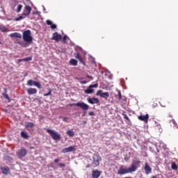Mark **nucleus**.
<instances>
[{"label":"nucleus","instance_id":"79ce46f5","mask_svg":"<svg viewBox=\"0 0 178 178\" xmlns=\"http://www.w3.org/2000/svg\"><path fill=\"white\" fill-rule=\"evenodd\" d=\"M86 77H87L88 79H90V80H94V77H92V76L87 75Z\"/></svg>","mask_w":178,"mask_h":178},{"label":"nucleus","instance_id":"412c9836","mask_svg":"<svg viewBox=\"0 0 178 178\" xmlns=\"http://www.w3.org/2000/svg\"><path fill=\"white\" fill-rule=\"evenodd\" d=\"M20 136H21V137H22V138H24L25 140H28V138L29 137V134L27 132H24V131H21Z\"/></svg>","mask_w":178,"mask_h":178},{"label":"nucleus","instance_id":"cd10ccee","mask_svg":"<svg viewBox=\"0 0 178 178\" xmlns=\"http://www.w3.org/2000/svg\"><path fill=\"white\" fill-rule=\"evenodd\" d=\"M22 9H23V5L19 4L17 6V8L16 10L17 13H20L22 12Z\"/></svg>","mask_w":178,"mask_h":178},{"label":"nucleus","instance_id":"e433bc0d","mask_svg":"<svg viewBox=\"0 0 178 178\" xmlns=\"http://www.w3.org/2000/svg\"><path fill=\"white\" fill-rule=\"evenodd\" d=\"M47 24H48V26H51L52 24V21L47 19L46 21Z\"/></svg>","mask_w":178,"mask_h":178},{"label":"nucleus","instance_id":"09e8293b","mask_svg":"<svg viewBox=\"0 0 178 178\" xmlns=\"http://www.w3.org/2000/svg\"><path fill=\"white\" fill-rule=\"evenodd\" d=\"M152 178H156V177H155V176H153Z\"/></svg>","mask_w":178,"mask_h":178},{"label":"nucleus","instance_id":"4c0bfd02","mask_svg":"<svg viewBox=\"0 0 178 178\" xmlns=\"http://www.w3.org/2000/svg\"><path fill=\"white\" fill-rule=\"evenodd\" d=\"M89 116H95V113H94V111H91L88 113Z\"/></svg>","mask_w":178,"mask_h":178},{"label":"nucleus","instance_id":"4468645a","mask_svg":"<svg viewBox=\"0 0 178 178\" xmlns=\"http://www.w3.org/2000/svg\"><path fill=\"white\" fill-rule=\"evenodd\" d=\"M87 101L88 102H89V104H91L92 105H94V104H99V100L95 97L88 98Z\"/></svg>","mask_w":178,"mask_h":178},{"label":"nucleus","instance_id":"dca6fc26","mask_svg":"<svg viewBox=\"0 0 178 178\" xmlns=\"http://www.w3.org/2000/svg\"><path fill=\"white\" fill-rule=\"evenodd\" d=\"M101 176V172L95 170L92 172V178H99Z\"/></svg>","mask_w":178,"mask_h":178},{"label":"nucleus","instance_id":"a18cd8bd","mask_svg":"<svg viewBox=\"0 0 178 178\" xmlns=\"http://www.w3.org/2000/svg\"><path fill=\"white\" fill-rule=\"evenodd\" d=\"M67 119H69L68 118H66V117H64L63 118V120H64V122H66V120Z\"/></svg>","mask_w":178,"mask_h":178},{"label":"nucleus","instance_id":"1a4fd4ad","mask_svg":"<svg viewBox=\"0 0 178 178\" xmlns=\"http://www.w3.org/2000/svg\"><path fill=\"white\" fill-rule=\"evenodd\" d=\"M51 40H54L56 42H59L62 40V35H60L58 32L53 33Z\"/></svg>","mask_w":178,"mask_h":178},{"label":"nucleus","instance_id":"7ed1b4c3","mask_svg":"<svg viewBox=\"0 0 178 178\" xmlns=\"http://www.w3.org/2000/svg\"><path fill=\"white\" fill-rule=\"evenodd\" d=\"M47 133L49 134L50 137H51L52 140H54V141H59V140H60V134L54 130L47 129Z\"/></svg>","mask_w":178,"mask_h":178},{"label":"nucleus","instance_id":"72a5a7b5","mask_svg":"<svg viewBox=\"0 0 178 178\" xmlns=\"http://www.w3.org/2000/svg\"><path fill=\"white\" fill-rule=\"evenodd\" d=\"M2 95H3V98H4L5 99H10L9 96L8 95V94H6V93H3Z\"/></svg>","mask_w":178,"mask_h":178},{"label":"nucleus","instance_id":"4be33fe9","mask_svg":"<svg viewBox=\"0 0 178 178\" xmlns=\"http://www.w3.org/2000/svg\"><path fill=\"white\" fill-rule=\"evenodd\" d=\"M84 92L85 94H92L94 92V89H92L88 86V88L84 90Z\"/></svg>","mask_w":178,"mask_h":178},{"label":"nucleus","instance_id":"0eeeda50","mask_svg":"<svg viewBox=\"0 0 178 178\" xmlns=\"http://www.w3.org/2000/svg\"><path fill=\"white\" fill-rule=\"evenodd\" d=\"M96 95L101 97V98H104V99H108V98H109V92H103L102 90H98Z\"/></svg>","mask_w":178,"mask_h":178},{"label":"nucleus","instance_id":"5701e85b","mask_svg":"<svg viewBox=\"0 0 178 178\" xmlns=\"http://www.w3.org/2000/svg\"><path fill=\"white\" fill-rule=\"evenodd\" d=\"M17 44H18V45H20V47H22V48H27V47H29V44L30 43H23L22 42H17Z\"/></svg>","mask_w":178,"mask_h":178},{"label":"nucleus","instance_id":"a878e982","mask_svg":"<svg viewBox=\"0 0 178 178\" xmlns=\"http://www.w3.org/2000/svg\"><path fill=\"white\" fill-rule=\"evenodd\" d=\"M171 168L172 169V170H177L178 167H177V165L176 164V163L172 162L171 163Z\"/></svg>","mask_w":178,"mask_h":178},{"label":"nucleus","instance_id":"2f4dec72","mask_svg":"<svg viewBox=\"0 0 178 178\" xmlns=\"http://www.w3.org/2000/svg\"><path fill=\"white\" fill-rule=\"evenodd\" d=\"M51 94H52V90H51V89H49V92L44 93L43 95H44V97H48V96L51 95Z\"/></svg>","mask_w":178,"mask_h":178},{"label":"nucleus","instance_id":"c85d7f7f","mask_svg":"<svg viewBox=\"0 0 178 178\" xmlns=\"http://www.w3.org/2000/svg\"><path fill=\"white\" fill-rule=\"evenodd\" d=\"M116 98H118V99H119V101L122 100V92H120V90H118V93L117 95H115Z\"/></svg>","mask_w":178,"mask_h":178},{"label":"nucleus","instance_id":"bb28decb","mask_svg":"<svg viewBox=\"0 0 178 178\" xmlns=\"http://www.w3.org/2000/svg\"><path fill=\"white\" fill-rule=\"evenodd\" d=\"M23 19H26V17L24 15H23V14H22V15L19 16V17L15 18V22H19L20 20H23Z\"/></svg>","mask_w":178,"mask_h":178},{"label":"nucleus","instance_id":"7c9ffc66","mask_svg":"<svg viewBox=\"0 0 178 178\" xmlns=\"http://www.w3.org/2000/svg\"><path fill=\"white\" fill-rule=\"evenodd\" d=\"M26 127H30L31 129H33V127H34V123L27 122Z\"/></svg>","mask_w":178,"mask_h":178},{"label":"nucleus","instance_id":"f03ea898","mask_svg":"<svg viewBox=\"0 0 178 178\" xmlns=\"http://www.w3.org/2000/svg\"><path fill=\"white\" fill-rule=\"evenodd\" d=\"M22 38L27 44L33 42V36H31V31L26 30L22 33Z\"/></svg>","mask_w":178,"mask_h":178},{"label":"nucleus","instance_id":"473e14b6","mask_svg":"<svg viewBox=\"0 0 178 178\" xmlns=\"http://www.w3.org/2000/svg\"><path fill=\"white\" fill-rule=\"evenodd\" d=\"M97 87H98V83L89 86V88H97Z\"/></svg>","mask_w":178,"mask_h":178},{"label":"nucleus","instance_id":"20e7f679","mask_svg":"<svg viewBox=\"0 0 178 178\" xmlns=\"http://www.w3.org/2000/svg\"><path fill=\"white\" fill-rule=\"evenodd\" d=\"M102 161V158L99 154H94L92 156V168H97L99 166V161Z\"/></svg>","mask_w":178,"mask_h":178},{"label":"nucleus","instance_id":"2eb2a0df","mask_svg":"<svg viewBox=\"0 0 178 178\" xmlns=\"http://www.w3.org/2000/svg\"><path fill=\"white\" fill-rule=\"evenodd\" d=\"M0 169L3 175H5L6 176L8 175V173H9V172H10V169L9 168V167H1Z\"/></svg>","mask_w":178,"mask_h":178},{"label":"nucleus","instance_id":"c9c22d12","mask_svg":"<svg viewBox=\"0 0 178 178\" xmlns=\"http://www.w3.org/2000/svg\"><path fill=\"white\" fill-rule=\"evenodd\" d=\"M66 38H67V35H64L63 37V44H66Z\"/></svg>","mask_w":178,"mask_h":178},{"label":"nucleus","instance_id":"58836bf2","mask_svg":"<svg viewBox=\"0 0 178 178\" xmlns=\"http://www.w3.org/2000/svg\"><path fill=\"white\" fill-rule=\"evenodd\" d=\"M58 166L60 168H65L66 166V164H65V163H60V164H58Z\"/></svg>","mask_w":178,"mask_h":178},{"label":"nucleus","instance_id":"8fccbe9b","mask_svg":"<svg viewBox=\"0 0 178 178\" xmlns=\"http://www.w3.org/2000/svg\"><path fill=\"white\" fill-rule=\"evenodd\" d=\"M0 44H2V42H1V41H0Z\"/></svg>","mask_w":178,"mask_h":178},{"label":"nucleus","instance_id":"c03bdc74","mask_svg":"<svg viewBox=\"0 0 178 178\" xmlns=\"http://www.w3.org/2000/svg\"><path fill=\"white\" fill-rule=\"evenodd\" d=\"M59 159H56L55 160H54V162L56 163H58V162H59Z\"/></svg>","mask_w":178,"mask_h":178},{"label":"nucleus","instance_id":"f8f14e48","mask_svg":"<svg viewBox=\"0 0 178 178\" xmlns=\"http://www.w3.org/2000/svg\"><path fill=\"white\" fill-rule=\"evenodd\" d=\"M74 55V57L76 58V59H78V60H79V62H81V63H82V65H83V66H86V61L84 60L83 57H81V56H80V54L75 53Z\"/></svg>","mask_w":178,"mask_h":178},{"label":"nucleus","instance_id":"a19ab883","mask_svg":"<svg viewBox=\"0 0 178 178\" xmlns=\"http://www.w3.org/2000/svg\"><path fill=\"white\" fill-rule=\"evenodd\" d=\"M171 123L174 124L175 126H177V123H176V121L175 120H171Z\"/></svg>","mask_w":178,"mask_h":178},{"label":"nucleus","instance_id":"39448f33","mask_svg":"<svg viewBox=\"0 0 178 178\" xmlns=\"http://www.w3.org/2000/svg\"><path fill=\"white\" fill-rule=\"evenodd\" d=\"M74 106H79L81 109H83L84 111L82 116H86V111H88L90 106L88 104L84 103L83 102H79L76 104H74Z\"/></svg>","mask_w":178,"mask_h":178},{"label":"nucleus","instance_id":"9b49d317","mask_svg":"<svg viewBox=\"0 0 178 178\" xmlns=\"http://www.w3.org/2000/svg\"><path fill=\"white\" fill-rule=\"evenodd\" d=\"M76 149V146H70L62 149L61 152L66 154L67 152H73Z\"/></svg>","mask_w":178,"mask_h":178},{"label":"nucleus","instance_id":"f257e3e1","mask_svg":"<svg viewBox=\"0 0 178 178\" xmlns=\"http://www.w3.org/2000/svg\"><path fill=\"white\" fill-rule=\"evenodd\" d=\"M140 163H141V161L134 160L132 161V164L131 165V167L128 168H124L123 165L120 167V169L118 171V174L127 175V173H133V172H136V170H137V168L138 166L140 165Z\"/></svg>","mask_w":178,"mask_h":178},{"label":"nucleus","instance_id":"ea45409f","mask_svg":"<svg viewBox=\"0 0 178 178\" xmlns=\"http://www.w3.org/2000/svg\"><path fill=\"white\" fill-rule=\"evenodd\" d=\"M50 27H51V29H56V24H51Z\"/></svg>","mask_w":178,"mask_h":178},{"label":"nucleus","instance_id":"a211bd4d","mask_svg":"<svg viewBox=\"0 0 178 178\" xmlns=\"http://www.w3.org/2000/svg\"><path fill=\"white\" fill-rule=\"evenodd\" d=\"M26 91L29 95H34V94H37V89L35 88H28Z\"/></svg>","mask_w":178,"mask_h":178},{"label":"nucleus","instance_id":"6ab92c4d","mask_svg":"<svg viewBox=\"0 0 178 178\" xmlns=\"http://www.w3.org/2000/svg\"><path fill=\"white\" fill-rule=\"evenodd\" d=\"M11 38H22V34L20 33L15 32L10 34Z\"/></svg>","mask_w":178,"mask_h":178},{"label":"nucleus","instance_id":"b1692460","mask_svg":"<svg viewBox=\"0 0 178 178\" xmlns=\"http://www.w3.org/2000/svg\"><path fill=\"white\" fill-rule=\"evenodd\" d=\"M70 64L72 65V66H77V61L74 58H72L70 60Z\"/></svg>","mask_w":178,"mask_h":178},{"label":"nucleus","instance_id":"423d86ee","mask_svg":"<svg viewBox=\"0 0 178 178\" xmlns=\"http://www.w3.org/2000/svg\"><path fill=\"white\" fill-rule=\"evenodd\" d=\"M17 155L19 157V159H22L27 155V150L23 147H22L20 149H19L17 152Z\"/></svg>","mask_w":178,"mask_h":178},{"label":"nucleus","instance_id":"ddd939ff","mask_svg":"<svg viewBox=\"0 0 178 178\" xmlns=\"http://www.w3.org/2000/svg\"><path fill=\"white\" fill-rule=\"evenodd\" d=\"M138 119L139 120H141L142 122H145V123H148V119H149V115L148 114H146L145 115H139L138 117Z\"/></svg>","mask_w":178,"mask_h":178},{"label":"nucleus","instance_id":"6e6552de","mask_svg":"<svg viewBox=\"0 0 178 178\" xmlns=\"http://www.w3.org/2000/svg\"><path fill=\"white\" fill-rule=\"evenodd\" d=\"M27 85L29 86L30 87H32V86H35L38 88H41V84L40 83V82L35 81L33 80H28Z\"/></svg>","mask_w":178,"mask_h":178},{"label":"nucleus","instance_id":"aec40b11","mask_svg":"<svg viewBox=\"0 0 178 178\" xmlns=\"http://www.w3.org/2000/svg\"><path fill=\"white\" fill-rule=\"evenodd\" d=\"M31 60H33V58L32 57H26L25 58L19 59L18 62H30Z\"/></svg>","mask_w":178,"mask_h":178},{"label":"nucleus","instance_id":"393cba45","mask_svg":"<svg viewBox=\"0 0 178 178\" xmlns=\"http://www.w3.org/2000/svg\"><path fill=\"white\" fill-rule=\"evenodd\" d=\"M0 30L2 33H8L9 31V29L2 25H0Z\"/></svg>","mask_w":178,"mask_h":178},{"label":"nucleus","instance_id":"f704fd0d","mask_svg":"<svg viewBox=\"0 0 178 178\" xmlns=\"http://www.w3.org/2000/svg\"><path fill=\"white\" fill-rule=\"evenodd\" d=\"M122 115L124 116V119H125V120H128V122H130V118H129V117L127 116V115H126V114H122Z\"/></svg>","mask_w":178,"mask_h":178},{"label":"nucleus","instance_id":"9d476101","mask_svg":"<svg viewBox=\"0 0 178 178\" xmlns=\"http://www.w3.org/2000/svg\"><path fill=\"white\" fill-rule=\"evenodd\" d=\"M31 12V7H30V6H26L24 7V10L23 11V16H24L25 17H27V16H29V15H30Z\"/></svg>","mask_w":178,"mask_h":178},{"label":"nucleus","instance_id":"49530a36","mask_svg":"<svg viewBox=\"0 0 178 178\" xmlns=\"http://www.w3.org/2000/svg\"><path fill=\"white\" fill-rule=\"evenodd\" d=\"M90 168V164H88V165H86V168Z\"/></svg>","mask_w":178,"mask_h":178},{"label":"nucleus","instance_id":"37998d69","mask_svg":"<svg viewBox=\"0 0 178 178\" xmlns=\"http://www.w3.org/2000/svg\"><path fill=\"white\" fill-rule=\"evenodd\" d=\"M81 84H87V81H81Z\"/></svg>","mask_w":178,"mask_h":178},{"label":"nucleus","instance_id":"f3484780","mask_svg":"<svg viewBox=\"0 0 178 178\" xmlns=\"http://www.w3.org/2000/svg\"><path fill=\"white\" fill-rule=\"evenodd\" d=\"M144 169L146 175H149V173L152 172V168H151V167L147 163L145 164Z\"/></svg>","mask_w":178,"mask_h":178},{"label":"nucleus","instance_id":"c756f323","mask_svg":"<svg viewBox=\"0 0 178 178\" xmlns=\"http://www.w3.org/2000/svg\"><path fill=\"white\" fill-rule=\"evenodd\" d=\"M67 136H69L70 137H73L74 136V132L72 130H68L67 131Z\"/></svg>","mask_w":178,"mask_h":178},{"label":"nucleus","instance_id":"de8ad7c7","mask_svg":"<svg viewBox=\"0 0 178 178\" xmlns=\"http://www.w3.org/2000/svg\"><path fill=\"white\" fill-rule=\"evenodd\" d=\"M30 149H34V147H30Z\"/></svg>","mask_w":178,"mask_h":178}]
</instances>
